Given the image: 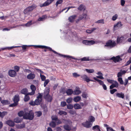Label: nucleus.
Masks as SVG:
<instances>
[{
  "mask_svg": "<svg viewBox=\"0 0 131 131\" xmlns=\"http://www.w3.org/2000/svg\"><path fill=\"white\" fill-rule=\"evenodd\" d=\"M24 112L23 111H20L18 113V116L21 117L23 116V118L24 119H32L33 118L32 111L31 110L28 111L27 108H24Z\"/></svg>",
  "mask_w": 131,
  "mask_h": 131,
  "instance_id": "obj_1",
  "label": "nucleus"
},
{
  "mask_svg": "<svg viewBox=\"0 0 131 131\" xmlns=\"http://www.w3.org/2000/svg\"><path fill=\"white\" fill-rule=\"evenodd\" d=\"M33 47L35 48H41L42 49H48L50 51H52L55 54H59L60 55V56L61 57H63L64 58H71L73 59H74L75 58H74L72 56H69L67 55H63L61 54H60L58 53L57 52L55 51L54 50H53L51 48L49 47L46 46H40V45H33Z\"/></svg>",
  "mask_w": 131,
  "mask_h": 131,
  "instance_id": "obj_2",
  "label": "nucleus"
},
{
  "mask_svg": "<svg viewBox=\"0 0 131 131\" xmlns=\"http://www.w3.org/2000/svg\"><path fill=\"white\" fill-rule=\"evenodd\" d=\"M116 45V43L115 41L109 40L106 42L104 46L111 49L115 47Z\"/></svg>",
  "mask_w": 131,
  "mask_h": 131,
  "instance_id": "obj_3",
  "label": "nucleus"
},
{
  "mask_svg": "<svg viewBox=\"0 0 131 131\" xmlns=\"http://www.w3.org/2000/svg\"><path fill=\"white\" fill-rule=\"evenodd\" d=\"M30 89L31 90V93H28L27 94L25 95L24 100L25 102L29 100V97L28 95H32L33 94V93L32 92H33V85H31L30 86Z\"/></svg>",
  "mask_w": 131,
  "mask_h": 131,
  "instance_id": "obj_4",
  "label": "nucleus"
},
{
  "mask_svg": "<svg viewBox=\"0 0 131 131\" xmlns=\"http://www.w3.org/2000/svg\"><path fill=\"white\" fill-rule=\"evenodd\" d=\"M33 10L32 6L27 8L24 11V13L26 14H29L30 12Z\"/></svg>",
  "mask_w": 131,
  "mask_h": 131,
  "instance_id": "obj_5",
  "label": "nucleus"
},
{
  "mask_svg": "<svg viewBox=\"0 0 131 131\" xmlns=\"http://www.w3.org/2000/svg\"><path fill=\"white\" fill-rule=\"evenodd\" d=\"M110 60H112L115 62H118L122 60V59L120 58L119 56H118L116 57H112Z\"/></svg>",
  "mask_w": 131,
  "mask_h": 131,
  "instance_id": "obj_6",
  "label": "nucleus"
},
{
  "mask_svg": "<svg viewBox=\"0 0 131 131\" xmlns=\"http://www.w3.org/2000/svg\"><path fill=\"white\" fill-rule=\"evenodd\" d=\"M92 124L91 123L89 122L86 121L85 122H83L82 123V125L84 127L86 128H89L90 127Z\"/></svg>",
  "mask_w": 131,
  "mask_h": 131,
  "instance_id": "obj_7",
  "label": "nucleus"
},
{
  "mask_svg": "<svg viewBox=\"0 0 131 131\" xmlns=\"http://www.w3.org/2000/svg\"><path fill=\"white\" fill-rule=\"evenodd\" d=\"M54 0H47L44 3L40 5L41 7H45L48 6L52 3Z\"/></svg>",
  "mask_w": 131,
  "mask_h": 131,
  "instance_id": "obj_8",
  "label": "nucleus"
},
{
  "mask_svg": "<svg viewBox=\"0 0 131 131\" xmlns=\"http://www.w3.org/2000/svg\"><path fill=\"white\" fill-rule=\"evenodd\" d=\"M50 88H47L44 90L43 93V97L46 98V96L49 95Z\"/></svg>",
  "mask_w": 131,
  "mask_h": 131,
  "instance_id": "obj_9",
  "label": "nucleus"
},
{
  "mask_svg": "<svg viewBox=\"0 0 131 131\" xmlns=\"http://www.w3.org/2000/svg\"><path fill=\"white\" fill-rule=\"evenodd\" d=\"M8 74L10 76L14 77L16 76V73L15 71L11 70L9 71Z\"/></svg>",
  "mask_w": 131,
  "mask_h": 131,
  "instance_id": "obj_10",
  "label": "nucleus"
},
{
  "mask_svg": "<svg viewBox=\"0 0 131 131\" xmlns=\"http://www.w3.org/2000/svg\"><path fill=\"white\" fill-rule=\"evenodd\" d=\"M118 87V84L116 81H115L110 86V89H112L114 88H117Z\"/></svg>",
  "mask_w": 131,
  "mask_h": 131,
  "instance_id": "obj_11",
  "label": "nucleus"
},
{
  "mask_svg": "<svg viewBox=\"0 0 131 131\" xmlns=\"http://www.w3.org/2000/svg\"><path fill=\"white\" fill-rule=\"evenodd\" d=\"M6 123L10 126L13 127L15 125L14 122L11 120H8L6 121Z\"/></svg>",
  "mask_w": 131,
  "mask_h": 131,
  "instance_id": "obj_12",
  "label": "nucleus"
},
{
  "mask_svg": "<svg viewBox=\"0 0 131 131\" xmlns=\"http://www.w3.org/2000/svg\"><path fill=\"white\" fill-rule=\"evenodd\" d=\"M124 39V38L123 36H121V37L117 36L116 40L117 43H119L122 42Z\"/></svg>",
  "mask_w": 131,
  "mask_h": 131,
  "instance_id": "obj_13",
  "label": "nucleus"
},
{
  "mask_svg": "<svg viewBox=\"0 0 131 131\" xmlns=\"http://www.w3.org/2000/svg\"><path fill=\"white\" fill-rule=\"evenodd\" d=\"M43 98L45 99L48 102H51L52 100V96L50 94L47 95V96H46V98L45 97H44Z\"/></svg>",
  "mask_w": 131,
  "mask_h": 131,
  "instance_id": "obj_14",
  "label": "nucleus"
},
{
  "mask_svg": "<svg viewBox=\"0 0 131 131\" xmlns=\"http://www.w3.org/2000/svg\"><path fill=\"white\" fill-rule=\"evenodd\" d=\"M77 17L76 15H74L70 16L68 18L69 21L71 22H73L74 21L75 19Z\"/></svg>",
  "mask_w": 131,
  "mask_h": 131,
  "instance_id": "obj_15",
  "label": "nucleus"
},
{
  "mask_svg": "<svg viewBox=\"0 0 131 131\" xmlns=\"http://www.w3.org/2000/svg\"><path fill=\"white\" fill-rule=\"evenodd\" d=\"M22 120V119L21 118L19 117H17L14 119V121L16 123H20Z\"/></svg>",
  "mask_w": 131,
  "mask_h": 131,
  "instance_id": "obj_16",
  "label": "nucleus"
},
{
  "mask_svg": "<svg viewBox=\"0 0 131 131\" xmlns=\"http://www.w3.org/2000/svg\"><path fill=\"white\" fill-rule=\"evenodd\" d=\"M126 73V71L125 70H121L120 72L118 73L117 77L118 78H120V77H122L123 74H125Z\"/></svg>",
  "mask_w": 131,
  "mask_h": 131,
  "instance_id": "obj_17",
  "label": "nucleus"
},
{
  "mask_svg": "<svg viewBox=\"0 0 131 131\" xmlns=\"http://www.w3.org/2000/svg\"><path fill=\"white\" fill-rule=\"evenodd\" d=\"M66 93L68 95H71L72 94H73V91L72 89H69L67 90L66 91Z\"/></svg>",
  "mask_w": 131,
  "mask_h": 131,
  "instance_id": "obj_18",
  "label": "nucleus"
},
{
  "mask_svg": "<svg viewBox=\"0 0 131 131\" xmlns=\"http://www.w3.org/2000/svg\"><path fill=\"white\" fill-rule=\"evenodd\" d=\"M41 101V100L37 99L35 100V102L34 103L33 102V106L35 105H39L40 104Z\"/></svg>",
  "mask_w": 131,
  "mask_h": 131,
  "instance_id": "obj_19",
  "label": "nucleus"
},
{
  "mask_svg": "<svg viewBox=\"0 0 131 131\" xmlns=\"http://www.w3.org/2000/svg\"><path fill=\"white\" fill-rule=\"evenodd\" d=\"M78 9L81 11H84L85 9V7L83 5L81 4L79 6Z\"/></svg>",
  "mask_w": 131,
  "mask_h": 131,
  "instance_id": "obj_20",
  "label": "nucleus"
},
{
  "mask_svg": "<svg viewBox=\"0 0 131 131\" xmlns=\"http://www.w3.org/2000/svg\"><path fill=\"white\" fill-rule=\"evenodd\" d=\"M81 78L83 79L84 81H86L87 82H89V79L88 77L86 75H84L81 76Z\"/></svg>",
  "mask_w": 131,
  "mask_h": 131,
  "instance_id": "obj_21",
  "label": "nucleus"
},
{
  "mask_svg": "<svg viewBox=\"0 0 131 131\" xmlns=\"http://www.w3.org/2000/svg\"><path fill=\"white\" fill-rule=\"evenodd\" d=\"M87 15L86 14L83 13L82 15L80 16L79 18L78 19V21H79L82 19L83 18H86Z\"/></svg>",
  "mask_w": 131,
  "mask_h": 131,
  "instance_id": "obj_22",
  "label": "nucleus"
},
{
  "mask_svg": "<svg viewBox=\"0 0 131 131\" xmlns=\"http://www.w3.org/2000/svg\"><path fill=\"white\" fill-rule=\"evenodd\" d=\"M97 74L99 75H100V76H97L96 77L97 78L101 79H103L104 78L103 77V74L102 72H101L100 71H99L97 73Z\"/></svg>",
  "mask_w": 131,
  "mask_h": 131,
  "instance_id": "obj_23",
  "label": "nucleus"
},
{
  "mask_svg": "<svg viewBox=\"0 0 131 131\" xmlns=\"http://www.w3.org/2000/svg\"><path fill=\"white\" fill-rule=\"evenodd\" d=\"M116 96L118 97L123 99L124 97V94L122 92L121 93H117L116 94Z\"/></svg>",
  "mask_w": 131,
  "mask_h": 131,
  "instance_id": "obj_24",
  "label": "nucleus"
},
{
  "mask_svg": "<svg viewBox=\"0 0 131 131\" xmlns=\"http://www.w3.org/2000/svg\"><path fill=\"white\" fill-rule=\"evenodd\" d=\"M93 79L96 81H97L100 84V85H102L104 84V82L102 80L97 79L96 77L93 78Z\"/></svg>",
  "mask_w": 131,
  "mask_h": 131,
  "instance_id": "obj_25",
  "label": "nucleus"
},
{
  "mask_svg": "<svg viewBox=\"0 0 131 131\" xmlns=\"http://www.w3.org/2000/svg\"><path fill=\"white\" fill-rule=\"evenodd\" d=\"M88 120V121L90 123H93L95 121V118L93 116H91L89 117Z\"/></svg>",
  "mask_w": 131,
  "mask_h": 131,
  "instance_id": "obj_26",
  "label": "nucleus"
},
{
  "mask_svg": "<svg viewBox=\"0 0 131 131\" xmlns=\"http://www.w3.org/2000/svg\"><path fill=\"white\" fill-rule=\"evenodd\" d=\"M74 107L75 109H79L82 108L80 105L78 104H76L74 105Z\"/></svg>",
  "mask_w": 131,
  "mask_h": 131,
  "instance_id": "obj_27",
  "label": "nucleus"
},
{
  "mask_svg": "<svg viewBox=\"0 0 131 131\" xmlns=\"http://www.w3.org/2000/svg\"><path fill=\"white\" fill-rule=\"evenodd\" d=\"M19 100V96L18 95H15L14 99L13 101L14 102H15L18 103Z\"/></svg>",
  "mask_w": 131,
  "mask_h": 131,
  "instance_id": "obj_28",
  "label": "nucleus"
},
{
  "mask_svg": "<svg viewBox=\"0 0 131 131\" xmlns=\"http://www.w3.org/2000/svg\"><path fill=\"white\" fill-rule=\"evenodd\" d=\"M46 18L47 16L46 15H43L41 16V17H40L38 19V21H43Z\"/></svg>",
  "mask_w": 131,
  "mask_h": 131,
  "instance_id": "obj_29",
  "label": "nucleus"
},
{
  "mask_svg": "<svg viewBox=\"0 0 131 131\" xmlns=\"http://www.w3.org/2000/svg\"><path fill=\"white\" fill-rule=\"evenodd\" d=\"M104 126L105 127H106V129L107 131H115L111 127H108V126L106 124H104Z\"/></svg>",
  "mask_w": 131,
  "mask_h": 131,
  "instance_id": "obj_30",
  "label": "nucleus"
},
{
  "mask_svg": "<svg viewBox=\"0 0 131 131\" xmlns=\"http://www.w3.org/2000/svg\"><path fill=\"white\" fill-rule=\"evenodd\" d=\"M81 100V97L80 96H77L74 97L73 99L74 101L75 102H78Z\"/></svg>",
  "mask_w": 131,
  "mask_h": 131,
  "instance_id": "obj_31",
  "label": "nucleus"
},
{
  "mask_svg": "<svg viewBox=\"0 0 131 131\" xmlns=\"http://www.w3.org/2000/svg\"><path fill=\"white\" fill-rule=\"evenodd\" d=\"M81 93V91L79 89H76L73 91L74 95H78Z\"/></svg>",
  "mask_w": 131,
  "mask_h": 131,
  "instance_id": "obj_32",
  "label": "nucleus"
},
{
  "mask_svg": "<svg viewBox=\"0 0 131 131\" xmlns=\"http://www.w3.org/2000/svg\"><path fill=\"white\" fill-rule=\"evenodd\" d=\"M82 61H87L91 60L89 59V57H84L80 59Z\"/></svg>",
  "mask_w": 131,
  "mask_h": 131,
  "instance_id": "obj_33",
  "label": "nucleus"
},
{
  "mask_svg": "<svg viewBox=\"0 0 131 131\" xmlns=\"http://www.w3.org/2000/svg\"><path fill=\"white\" fill-rule=\"evenodd\" d=\"M56 123L54 121H52L49 124L50 126L52 128H54L56 126Z\"/></svg>",
  "mask_w": 131,
  "mask_h": 131,
  "instance_id": "obj_34",
  "label": "nucleus"
},
{
  "mask_svg": "<svg viewBox=\"0 0 131 131\" xmlns=\"http://www.w3.org/2000/svg\"><path fill=\"white\" fill-rule=\"evenodd\" d=\"M64 128L66 130L69 131L71 130L70 127L67 125H66L63 126Z\"/></svg>",
  "mask_w": 131,
  "mask_h": 131,
  "instance_id": "obj_35",
  "label": "nucleus"
},
{
  "mask_svg": "<svg viewBox=\"0 0 131 131\" xmlns=\"http://www.w3.org/2000/svg\"><path fill=\"white\" fill-rule=\"evenodd\" d=\"M100 128V126L98 125H96L92 127V129L95 131H97Z\"/></svg>",
  "mask_w": 131,
  "mask_h": 131,
  "instance_id": "obj_36",
  "label": "nucleus"
},
{
  "mask_svg": "<svg viewBox=\"0 0 131 131\" xmlns=\"http://www.w3.org/2000/svg\"><path fill=\"white\" fill-rule=\"evenodd\" d=\"M27 90L26 88H24L22 89L21 91V93L25 95L27 94Z\"/></svg>",
  "mask_w": 131,
  "mask_h": 131,
  "instance_id": "obj_37",
  "label": "nucleus"
},
{
  "mask_svg": "<svg viewBox=\"0 0 131 131\" xmlns=\"http://www.w3.org/2000/svg\"><path fill=\"white\" fill-rule=\"evenodd\" d=\"M96 28H92L91 30H87L86 31L87 33L89 34L91 33L94 31L96 30Z\"/></svg>",
  "mask_w": 131,
  "mask_h": 131,
  "instance_id": "obj_38",
  "label": "nucleus"
},
{
  "mask_svg": "<svg viewBox=\"0 0 131 131\" xmlns=\"http://www.w3.org/2000/svg\"><path fill=\"white\" fill-rule=\"evenodd\" d=\"M63 0H58L56 2L55 5L56 7H57L58 5L62 3Z\"/></svg>",
  "mask_w": 131,
  "mask_h": 131,
  "instance_id": "obj_39",
  "label": "nucleus"
},
{
  "mask_svg": "<svg viewBox=\"0 0 131 131\" xmlns=\"http://www.w3.org/2000/svg\"><path fill=\"white\" fill-rule=\"evenodd\" d=\"M58 114L60 115H62L63 114L64 115H66L67 114V113L66 112L62 110H60L58 113Z\"/></svg>",
  "mask_w": 131,
  "mask_h": 131,
  "instance_id": "obj_40",
  "label": "nucleus"
},
{
  "mask_svg": "<svg viewBox=\"0 0 131 131\" xmlns=\"http://www.w3.org/2000/svg\"><path fill=\"white\" fill-rule=\"evenodd\" d=\"M1 103L3 104H8L9 103L8 101L7 100H3L1 101Z\"/></svg>",
  "mask_w": 131,
  "mask_h": 131,
  "instance_id": "obj_41",
  "label": "nucleus"
},
{
  "mask_svg": "<svg viewBox=\"0 0 131 131\" xmlns=\"http://www.w3.org/2000/svg\"><path fill=\"white\" fill-rule=\"evenodd\" d=\"M63 123L67 124H70V123L71 122V121L69 120H66L65 119H63Z\"/></svg>",
  "mask_w": 131,
  "mask_h": 131,
  "instance_id": "obj_42",
  "label": "nucleus"
},
{
  "mask_svg": "<svg viewBox=\"0 0 131 131\" xmlns=\"http://www.w3.org/2000/svg\"><path fill=\"white\" fill-rule=\"evenodd\" d=\"M67 108L68 109H72L74 107V106L70 104H68L67 105Z\"/></svg>",
  "mask_w": 131,
  "mask_h": 131,
  "instance_id": "obj_43",
  "label": "nucleus"
},
{
  "mask_svg": "<svg viewBox=\"0 0 131 131\" xmlns=\"http://www.w3.org/2000/svg\"><path fill=\"white\" fill-rule=\"evenodd\" d=\"M32 20H31L28 22L26 24V27H30L32 24Z\"/></svg>",
  "mask_w": 131,
  "mask_h": 131,
  "instance_id": "obj_44",
  "label": "nucleus"
},
{
  "mask_svg": "<svg viewBox=\"0 0 131 131\" xmlns=\"http://www.w3.org/2000/svg\"><path fill=\"white\" fill-rule=\"evenodd\" d=\"M27 78L29 79H33V74L30 73L28 74L27 76Z\"/></svg>",
  "mask_w": 131,
  "mask_h": 131,
  "instance_id": "obj_45",
  "label": "nucleus"
},
{
  "mask_svg": "<svg viewBox=\"0 0 131 131\" xmlns=\"http://www.w3.org/2000/svg\"><path fill=\"white\" fill-rule=\"evenodd\" d=\"M118 81L121 84H124V82L122 78H119L118 79Z\"/></svg>",
  "mask_w": 131,
  "mask_h": 131,
  "instance_id": "obj_46",
  "label": "nucleus"
},
{
  "mask_svg": "<svg viewBox=\"0 0 131 131\" xmlns=\"http://www.w3.org/2000/svg\"><path fill=\"white\" fill-rule=\"evenodd\" d=\"M96 23H102L103 24H104V20L103 19H102L100 20H99L95 22Z\"/></svg>",
  "mask_w": 131,
  "mask_h": 131,
  "instance_id": "obj_47",
  "label": "nucleus"
},
{
  "mask_svg": "<svg viewBox=\"0 0 131 131\" xmlns=\"http://www.w3.org/2000/svg\"><path fill=\"white\" fill-rule=\"evenodd\" d=\"M33 45H31V46H29V45H23L22 46H21V47H22L23 49L25 50L28 47H29L30 46H32Z\"/></svg>",
  "mask_w": 131,
  "mask_h": 131,
  "instance_id": "obj_48",
  "label": "nucleus"
},
{
  "mask_svg": "<svg viewBox=\"0 0 131 131\" xmlns=\"http://www.w3.org/2000/svg\"><path fill=\"white\" fill-rule=\"evenodd\" d=\"M122 26L121 22V21L118 22L116 25H114V27L117 26L118 27H120Z\"/></svg>",
  "mask_w": 131,
  "mask_h": 131,
  "instance_id": "obj_49",
  "label": "nucleus"
},
{
  "mask_svg": "<svg viewBox=\"0 0 131 131\" xmlns=\"http://www.w3.org/2000/svg\"><path fill=\"white\" fill-rule=\"evenodd\" d=\"M85 70L87 72L89 73H93L94 71V70L93 69H86Z\"/></svg>",
  "mask_w": 131,
  "mask_h": 131,
  "instance_id": "obj_50",
  "label": "nucleus"
},
{
  "mask_svg": "<svg viewBox=\"0 0 131 131\" xmlns=\"http://www.w3.org/2000/svg\"><path fill=\"white\" fill-rule=\"evenodd\" d=\"M72 100V99L71 97L68 98L66 100L67 102L68 103H71Z\"/></svg>",
  "mask_w": 131,
  "mask_h": 131,
  "instance_id": "obj_51",
  "label": "nucleus"
},
{
  "mask_svg": "<svg viewBox=\"0 0 131 131\" xmlns=\"http://www.w3.org/2000/svg\"><path fill=\"white\" fill-rule=\"evenodd\" d=\"M51 118L52 121H55V122L58 119V117L57 116H51Z\"/></svg>",
  "mask_w": 131,
  "mask_h": 131,
  "instance_id": "obj_52",
  "label": "nucleus"
},
{
  "mask_svg": "<svg viewBox=\"0 0 131 131\" xmlns=\"http://www.w3.org/2000/svg\"><path fill=\"white\" fill-rule=\"evenodd\" d=\"M7 112H1V117L2 118L5 115L7 114Z\"/></svg>",
  "mask_w": 131,
  "mask_h": 131,
  "instance_id": "obj_53",
  "label": "nucleus"
},
{
  "mask_svg": "<svg viewBox=\"0 0 131 131\" xmlns=\"http://www.w3.org/2000/svg\"><path fill=\"white\" fill-rule=\"evenodd\" d=\"M67 105L65 101L61 102L60 105L61 107H63Z\"/></svg>",
  "mask_w": 131,
  "mask_h": 131,
  "instance_id": "obj_54",
  "label": "nucleus"
},
{
  "mask_svg": "<svg viewBox=\"0 0 131 131\" xmlns=\"http://www.w3.org/2000/svg\"><path fill=\"white\" fill-rule=\"evenodd\" d=\"M42 93H39V95L37 97V99L42 100Z\"/></svg>",
  "mask_w": 131,
  "mask_h": 131,
  "instance_id": "obj_55",
  "label": "nucleus"
},
{
  "mask_svg": "<svg viewBox=\"0 0 131 131\" xmlns=\"http://www.w3.org/2000/svg\"><path fill=\"white\" fill-rule=\"evenodd\" d=\"M25 126V125L24 124H20L17 126V127L19 128H22L24 127Z\"/></svg>",
  "mask_w": 131,
  "mask_h": 131,
  "instance_id": "obj_56",
  "label": "nucleus"
},
{
  "mask_svg": "<svg viewBox=\"0 0 131 131\" xmlns=\"http://www.w3.org/2000/svg\"><path fill=\"white\" fill-rule=\"evenodd\" d=\"M40 77L42 81H44L46 79V77L45 76L43 75H42L41 74H40Z\"/></svg>",
  "mask_w": 131,
  "mask_h": 131,
  "instance_id": "obj_57",
  "label": "nucleus"
},
{
  "mask_svg": "<svg viewBox=\"0 0 131 131\" xmlns=\"http://www.w3.org/2000/svg\"><path fill=\"white\" fill-rule=\"evenodd\" d=\"M45 81L44 82V86L45 87L46 85L48 84V83L49 82V79H47L46 80H45Z\"/></svg>",
  "mask_w": 131,
  "mask_h": 131,
  "instance_id": "obj_58",
  "label": "nucleus"
},
{
  "mask_svg": "<svg viewBox=\"0 0 131 131\" xmlns=\"http://www.w3.org/2000/svg\"><path fill=\"white\" fill-rule=\"evenodd\" d=\"M69 113L72 115H74L76 113L75 111H74L73 110H70L69 112Z\"/></svg>",
  "mask_w": 131,
  "mask_h": 131,
  "instance_id": "obj_59",
  "label": "nucleus"
},
{
  "mask_svg": "<svg viewBox=\"0 0 131 131\" xmlns=\"http://www.w3.org/2000/svg\"><path fill=\"white\" fill-rule=\"evenodd\" d=\"M18 104V103L17 102H14V103L13 104H12L9 105V106L10 107H14L16 105H17Z\"/></svg>",
  "mask_w": 131,
  "mask_h": 131,
  "instance_id": "obj_60",
  "label": "nucleus"
},
{
  "mask_svg": "<svg viewBox=\"0 0 131 131\" xmlns=\"http://www.w3.org/2000/svg\"><path fill=\"white\" fill-rule=\"evenodd\" d=\"M117 91V90L115 89H113L110 90V93L112 94H113L115 92Z\"/></svg>",
  "mask_w": 131,
  "mask_h": 131,
  "instance_id": "obj_61",
  "label": "nucleus"
},
{
  "mask_svg": "<svg viewBox=\"0 0 131 131\" xmlns=\"http://www.w3.org/2000/svg\"><path fill=\"white\" fill-rule=\"evenodd\" d=\"M14 69L16 72H18L19 70V67L17 66H16L14 67Z\"/></svg>",
  "mask_w": 131,
  "mask_h": 131,
  "instance_id": "obj_62",
  "label": "nucleus"
},
{
  "mask_svg": "<svg viewBox=\"0 0 131 131\" xmlns=\"http://www.w3.org/2000/svg\"><path fill=\"white\" fill-rule=\"evenodd\" d=\"M117 14H115L114 16H113L112 18V20H115L117 19Z\"/></svg>",
  "mask_w": 131,
  "mask_h": 131,
  "instance_id": "obj_63",
  "label": "nucleus"
},
{
  "mask_svg": "<svg viewBox=\"0 0 131 131\" xmlns=\"http://www.w3.org/2000/svg\"><path fill=\"white\" fill-rule=\"evenodd\" d=\"M87 95V93L85 92H83L82 93V96L83 97L86 99Z\"/></svg>",
  "mask_w": 131,
  "mask_h": 131,
  "instance_id": "obj_64",
  "label": "nucleus"
}]
</instances>
